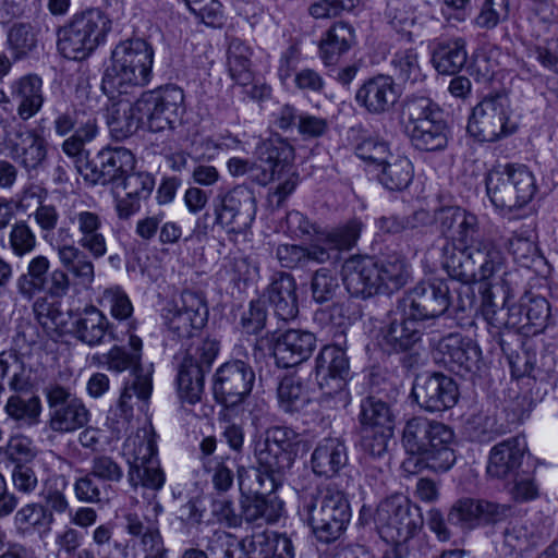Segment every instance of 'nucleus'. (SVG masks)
<instances>
[{"label": "nucleus", "instance_id": "nucleus-1", "mask_svg": "<svg viewBox=\"0 0 558 558\" xmlns=\"http://www.w3.org/2000/svg\"><path fill=\"white\" fill-rule=\"evenodd\" d=\"M53 116L52 130L59 137H65L61 149L70 158L75 159L77 171L93 184H119L135 167V158L124 147H112L100 150L96 160L86 159V144L93 142L98 133V114L90 107L69 106L63 94L49 102Z\"/></svg>", "mask_w": 558, "mask_h": 558}, {"label": "nucleus", "instance_id": "nucleus-2", "mask_svg": "<svg viewBox=\"0 0 558 558\" xmlns=\"http://www.w3.org/2000/svg\"><path fill=\"white\" fill-rule=\"evenodd\" d=\"M435 220L448 238L442 265L451 278L463 283L484 281L501 269L502 253L493 240L482 236L476 215L449 206L437 210Z\"/></svg>", "mask_w": 558, "mask_h": 558}, {"label": "nucleus", "instance_id": "nucleus-3", "mask_svg": "<svg viewBox=\"0 0 558 558\" xmlns=\"http://www.w3.org/2000/svg\"><path fill=\"white\" fill-rule=\"evenodd\" d=\"M343 284L355 298L367 299L379 293L400 290L410 278L405 259L389 256L377 262L372 257H351L342 267Z\"/></svg>", "mask_w": 558, "mask_h": 558}, {"label": "nucleus", "instance_id": "nucleus-4", "mask_svg": "<svg viewBox=\"0 0 558 558\" xmlns=\"http://www.w3.org/2000/svg\"><path fill=\"white\" fill-rule=\"evenodd\" d=\"M128 342L133 352L129 353L123 347L114 345L105 355L108 369L117 373L131 369L130 379L124 385L117 408L112 411L114 416H119L118 425L129 424L133 417L134 407L142 408L150 398L153 390L151 366L141 365L142 339L130 333Z\"/></svg>", "mask_w": 558, "mask_h": 558}, {"label": "nucleus", "instance_id": "nucleus-5", "mask_svg": "<svg viewBox=\"0 0 558 558\" xmlns=\"http://www.w3.org/2000/svg\"><path fill=\"white\" fill-rule=\"evenodd\" d=\"M154 50L143 39L120 43L111 53L101 82L104 93L110 98L124 96L138 86L148 84L151 76Z\"/></svg>", "mask_w": 558, "mask_h": 558}, {"label": "nucleus", "instance_id": "nucleus-6", "mask_svg": "<svg viewBox=\"0 0 558 558\" xmlns=\"http://www.w3.org/2000/svg\"><path fill=\"white\" fill-rule=\"evenodd\" d=\"M303 513L314 535L323 543L337 541L351 519V509L344 493L331 484L304 501Z\"/></svg>", "mask_w": 558, "mask_h": 558}, {"label": "nucleus", "instance_id": "nucleus-7", "mask_svg": "<svg viewBox=\"0 0 558 558\" xmlns=\"http://www.w3.org/2000/svg\"><path fill=\"white\" fill-rule=\"evenodd\" d=\"M110 21L98 10L75 14L58 31V49L70 60H84L105 41Z\"/></svg>", "mask_w": 558, "mask_h": 558}, {"label": "nucleus", "instance_id": "nucleus-8", "mask_svg": "<svg viewBox=\"0 0 558 558\" xmlns=\"http://www.w3.org/2000/svg\"><path fill=\"white\" fill-rule=\"evenodd\" d=\"M405 131L420 150L434 151L447 146L446 125L441 111L432 99L423 96L407 98L402 109Z\"/></svg>", "mask_w": 558, "mask_h": 558}, {"label": "nucleus", "instance_id": "nucleus-9", "mask_svg": "<svg viewBox=\"0 0 558 558\" xmlns=\"http://www.w3.org/2000/svg\"><path fill=\"white\" fill-rule=\"evenodd\" d=\"M374 523L380 537L397 546L411 539L423 526L418 507L402 495L390 496L379 502Z\"/></svg>", "mask_w": 558, "mask_h": 558}, {"label": "nucleus", "instance_id": "nucleus-10", "mask_svg": "<svg viewBox=\"0 0 558 558\" xmlns=\"http://www.w3.org/2000/svg\"><path fill=\"white\" fill-rule=\"evenodd\" d=\"M486 191L496 207L514 210L532 201L536 192L535 179L525 167H498L488 172Z\"/></svg>", "mask_w": 558, "mask_h": 558}, {"label": "nucleus", "instance_id": "nucleus-11", "mask_svg": "<svg viewBox=\"0 0 558 558\" xmlns=\"http://www.w3.org/2000/svg\"><path fill=\"white\" fill-rule=\"evenodd\" d=\"M147 129L153 133L172 132L182 124L185 113L184 93L174 85L144 92L135 101Z\"/></svg>", "mask_w": 558, "mask_h": 558}, {"label": "nucleus", "instance_id": "nucleus-12", "mask_svg": "<svg viewBox=\"0 0 558 558\" xmlns=\"http://www.w3.org/2000/svg\"><path fill=\"white\" fill-rule=\"evenodd\" d=\"M293 148L282 141H266L258 147L255 163L247 159L233 157L227 162V169L232 177L248 174L252 181L266 185L290 171Z\"/></svg>", "mask_w": 558, "mask_h": 558}, {"label": "nucleus", "instance_id": "nucleus-13", "mask_svg": "<svg viewBox=\"0 0 558 558\" xmlns=\"http://www.w3.org/2000/svg\"><path fill=\"white\" fill-rule=\"evenodd\" d=\"M214 226L229 234L246 233L255 220L257 202L254 192L244 184L219 191L213 201Z\"/></svg>", "mask_w": 558, "mask_h": 558}, {"label": "nucleus", "instance_id": "nucleus-14", "mask_svg": "<svg viewBox=\"0 0 558 558\" xmlns=\"http://www.w3.org/2000/svg\"><path fill=\"white\" fill-rule=\"evenodd\" d=\"M254 457L265 472L283 477L298 453V434L284 426H272L254 440Z\"/></svg>", "mask_w": 558, "mask_h": 558}, {"label": "nucleus", "instance_id": "nucleus-15", "mask_svg": "<svg viewBox=\"0 0 558 558\" xmlns=\"http://www.w3.org/2000/svg\"><path fill=\"white\" fill-rule=\"evenodd\" d=\"M218 351L219 343L214 339L198 340L186 349L177 377L178 392L183 401L195 404L201 400L205 373L210 369Z\"/></svg>", "mask_w": 558, "mask_h": 558}, {"label": "nucleus", "instance_id": "nucleus-16", "mask_svg": "<svg viewBox=\"0 0 558 558\" xmlns=\"http://www.w3.org/2000/svg\"><path fill=\"white\" fill-rule=\"evenodd\" d=\"M49 409V428L57 433H73L87 425L90 412L84 401L69 388L52 384L44 390Z\"/></svg>", "mask_w": 558, "mask_h": 558}, {"label": "nucleus", "instance_id": "nucleus-17", "mask_svg": "<svg viewBox=\"0 0 558 558\" xmlns=\"http://www.w3.org/2000/svg\"><path fill=\"white\" fill-rule=\"evenodd\" d=\"M517 124L509 120L507 99L501 96L485 98L476 105L468 123V132L480 142H495L512 134Z\"/></svg>", "mask_w": 558, "mask_h": 558}, {"label": "nucleus", "instance_id": "nucleus-18", "mask_svg": "<svg viewBox=\"0 0 558 558\" xmlns=\"http://www.w3.org/2000/svg\"><path fill=\"white\" fill-rule=\"evenodd\" d=\"M163 313L168 330L179 340L191 339L202 329L208 317V308L201 293L185 290Z\"/></svg>", "mask_w": 558, "mask_h": 558}, {"label": "nucleus", "instance_id": "nucleus-19", "mask_svg": "<svg viewBox=\"0 0 558 558\" xmlns=\"http://www.w3.org/2000/svg\"><path fill=\"white\" fill-rule=\"evenodd\" d=\"M451 304L450 289L445 279L418 282L403 299V313L420 323L447 312Z\"/></svg>", "mask_w": 558, "mask_h": 558}, {"label": "nucleus", "instance_id": "nucleus-20", "mask_svg": "<svg viewBox=\"0 0 558 558\" xmlns=\"http://www.w3.org/2000/svg\"><path fill=\"white\" fill-rule=\"evenodd\" d=\"M350 365L345 354V343L333 341L325 345L316 357V380L324 399L339 398L343 401V390Z\"/></svg>", "mask_w": 558, "mask_h": 558}, {"label": "nucleus", "instance_id": "nucleus-21", "mask_svg": "<svg viewBox=\"0 0 558 558\" xmlns=\"http://www.w3.org/2000/svg\"><path fill=\"white\" fill-rule=\"evenodd\" d=\"M255 383L252 366L240 360L222 364L215 374L214 396L227 408L242 403L251 393Z\"/></svg>", "mask_w": 558, "mask_h": 558}, {"label": "nucleus", "instance_id": "nucleus-22", "mask_svg": "<svg viewBox=\"0 0 558 558\" xmlns=\"http://www.w3.org/2000/svg\"><path fill=\"white\" fill-rule=\"evenodd\" d=\"M433 355L437 363L449 371L465 376L478 368L481 350L472 339L453 332L437 342Z\"/></svg>", "mask_w": 558, "mask_h": 558}, {"label": "nucleus", "instance_id": "nucleus-23", "mask_svg": "<svg viewBox=\"0 0 558 558\" xmlns=\"http://www.w3.org/2000/svg\"><path fill=\"white\" fill-rule=\"evenodd\" d=\"M412 395L417 404L428 412L452 408L459 396L458 386L451 377L440 373L417 377Z\"/></svg>", "mask_w": 558, "mask_h": 558}, {"label": "nucleus", "instance_id": "nucleus-24", "mask_svg": "<svg viewBox=\"0 0 558 558\" xmlns=\"http://www.w3.org/2000/svg\"><path fill=\"white\" fill-rule=\"evenodd\" d=\"M66 219L77 234V246L87 251L95 259L107 254L108 245L104 233V220L98 213L71 208L66 213Z\"/></svg>", "mask_w": 558, "mask_h": 558}, {"label": "nucleus", "instance_id": "nucleus-25", "mask_svg": "<svg viewBox=\"0 0 558 558\" xmlns=\"http://www.w3.org/2000/svg\"><path fill=\"white\" fill-rule=\"evenodd\" d=\"M11 157L26 171L38 169L47 158V142L34 130L19 124L5 134Z\"/></svg>", "mask_w": 558, "mask_h": 558}, {"label": "nucleus", "instance_id": "nucleus-26", "mask_svg": "<svg viewBox=\"0 0 558 558\" xmlns=\"http://www.w3.org/2000/svg\"><path fill=\"white\" fill-rule=\"evenodd\" d=\"M421 323L403 313V317L392 319L380 327L376 340L387 353L411 350L421 339Z\"/></svg>", "mask_w": 558, "mask_h": 558}, {"label": "nucleus", "instance_id": "nucleus-27", "mask_svg": "<svg viewBox=\"0 0 558 558\" xmlns=\"http://www.w3.org/2000/svg\"><path fill=\"white\" fill-rule=\"evenodd\" d=\"M316 338L310 331L290 329L277 338L274 347L276 364L282 368L293 367L306 361L313 353Z\"/></svg>", "mask_w": 558, "mask_h": 558}, {"label": "nucleus", "instance_id": "nucleus-28", "mask_svg": "<svg viewBox=\"0 0 558 558\" xmlns=\"http://www.w3.org/2000/svg\"><path fill=\"white\" fill-rule=\"evenodd\" d=\"M399 98V92L391 76L377 75L368 78L356 92L357 104L369 113L389 111Z\"/></svg>", "mask_w": 558, "mask_h": 558}, {"label": "nucleus", "instance_id": "nucleus-29", "mask_svg": "<svg viewBox=\"0 0 558 558\" xmlns=\"http://www.w3.org/2000/svg\"><path fill=\"white\" fill-rule=\"evenodd\" d=\"M433 422L423 416L407 421L402 432V445L410 454L402 463L405 472L415 473L424 464Z\"/></svg>", "mask_w": 558, "mask_h": 558}, {"label": "nucleus", "instance_id": "nucleus-30", "mask_svg": "<svg viewBox=\"0 0 558 558\" xmlns=\"http://www.w3.org/2000/svg\"><path fill=\"white\" fill-rule=\"evenodd\" d=\"M61 266L69 274L74 288L89 289L95 281V266L90 254L74 244L56 246Z\"/></svg>", "mask_w": 558, "mask_h": 558}, {"label": "nucleus", "instance_id": "nucleus-31", "mask_svg": "<svg viewBox=\"0 0 558 558\" xmlns=\"http://www.w3.org/2000/svg\"><path fill=\"white\" fill-rule=\"evenodd\" d=\"M454 442L453 430L444 423L434 421L424 465L437 472L449 470L456 462Z\"/></svg>", "mask_w": 558, "mask_h": 558}, {"label": "nucleus", "instance_id": "nucleus-32", "mask_svg": "<svg viewBox=\"0 0 558 558\" xmlns=\"http://www.w3.org/2000/svg\"><path fill=\"white\" fill-rule=\"evenodd\" d=\"M265 295L280 320L290 322L298 316L296 282L290 274L279 272L274 277Z\"/></svg>", "mask_w": 558, "mask_h": 558}, {"label": "nucleus", "instance_id": "nucleus-33", "mask_svg": "<svg viewBox=\"0 0 558 558\" xmlns=\"http://www.w3.org/2000/svg\"><path fill=\"white\" fill-rule=\"evenodd\" d=\"M348 450L340 438L322 439L311 458L312 469L316 475L333 477L348 464Z\"/></svg>", "mask_w": 558, "mask_h": 558}, {"label": "nucleus", "instance_id": "nucleus-34", "mask_svg": "<svg viewBox=\"0 0 558 558\" xmlns=\"http://www.w3.org/2000/svg\"><path fill=\"white\" fill-rule=\"evenodd\" d=\"M73 332L77 340L88 347L100 345L107 339H116L104 313L95 306L85 307L73 323Z\"/></svg>", "mask_w": 558, "mask_h": 558}, {"label": "nucleus", "instance_id": "nucleus-35", "mask_svg": "<svg viewBox=\"0 0 558 558\" xmlns=\"http://www.w3.org/2000/svg\"><path fill=\"white\" fill-rule=\"evenodd\" d=\"M11 95L17 101V116L27 121L40 111L45 102L43 80L36 74L24 75L11 84Z\"/></svg>", "mask_w": 558, "mask_h": 558}, {"label": "nucleus", "instance_id": "nucleus-36", "mask_svg": "<svg viewBox=\"0 0 558 558\" xmlns=\"http://www.w3.org/2000/svg\"><path fill=\"white\" fill-rule=\"evenodd\" d=\"M525 440L521 437L509 438L490 450L487 473L492 477L504 478L520 465L525 451Z\"/></svg>", "mask_w": 558, "mask_h": 558}, {"label": "nucleus", "instance_id": "nucleus-37", "mask_svg": "<svg viewBox=\"0 0 558 558\" xmlns=\"http://www.w3.org/2000/svg\"><path fill=\"white\" fill-rule=\"evenodd\" d=\"M107 123L111 135L122 141L133 135L145 119L143 112L135 109V102L121 98L108 108Z\"/></svg>", "mask_w": 558, "mask_h": 558}, {"label": "nucleus", "instance_id": "nucleus-38", "mask_svg": "<svg viewBox=\"0 0 558 558\" xmlns=\"http://www.w3.org/2000/svg\"><path fill=\"white\" fill-rule=\"evenodd\" d=\"M537 536L531 524L524 521L509 522L502 532L497 549L504 558H519L524 551L535 547Z\"/></svg>", "mask_w": 558, "mask_h": 558}, {"label": "nucleus", "instance_id": "nucleus-39", "mask_svg": "<svg viewBox=\"0 0 558 558\" xmlns=\"http://www.w3.org/2000/svg\"><path fill=\"white\" fill-rule=\"evenodd\" d=\"M248 554L257 558H294V547L286 534L257 533L243 539Z\"/></svg>", "mask_w": 558, "mask_h": 558}, {"label": "nucleus", "instance_id": "nucleus-40", "mask_svg": "<svg viewBox=\"0 0 558 558\" xmlns=\"http://www.w3.org/2000/svg\"><path fill=\"white\" fill-rule=\"evenodd\" d=\"M466 41L461 37L440 41L432 53V63L439 74L453 75L466 63Z\"/></svg>", "mask_w": 558, "mask_h": 558}, {"label": "nucleus", "instance_id": "nucleus-41", "mask_svg": "<svg viewBox=\"0 0 558 558\" xmlns=\"http://www.w3.org/2000/svg\"><path fill=\"white\" fill-rule=\"evenodd\" d=\"M276 257L283 268H305L311 263L323 264L329 258L327 248L319 244L303 247L296 244H280L276 248Z\"/></svg>", "mask_w": 558, "mask_h": 558}, {"label": "nucleus", "instance_id": "nucleus-42", "mask_svg": "<svg viewBox=\"0 0 558 558\" xmlns=\"http://www.w3.org/2000/svg\"><path fill=\"white\" fill-rule=\"evenodd\" d=\"M378 167V181L389 191H403L413 180V165L407 157L389 155Z\"/></svg>", "mask_w": 558, "mask_h": 558}, {"label": "nucleus", "instance_id": "nucleus-43", "mask_svg": "<svg viewBox=\"0 0 558 558\" xmlns=\"http://www.w3.org/2000/svg\"><path fill=\"white\" fill-rule=\"evenodd\" d=\"M236 473L239 488L243 498L248 496H267L277 489L283 478L270 472H265L259 465L258 468L239 465Z\"/></svg>", "mask_w": 558, "mask_h": 558}, {"label": "nucleus", "instance_id": "nucleus-44", "mask_svg": "<svg viewBox=\"0 0 558 558\" xmlns=\"http://www.w3.org/2000/svg\"><path fill=\"white\" fill-rule=\"evenodd\" d=\"M50 260L45 255L33 257L26 267V271L16 280V289L20 295L31 301L47 288Z\"/></svg>", "mask_w": 558, "mask_h": 558}, {"label": "nucleus", "instance_id": "nucleus-45", "mask_svg": "<svg viewBox=\"0 0 558 558\" xmlns=\"http://www.w3.org/2000/svg\"><path fill=\"white\" fill-rule=\"evenodd\" d=\"M124 449L129 456L130 468L148 464L157 459L156 433L153 426L146 425L124 442Z\"/></svg>", "mask_w": 558, "mask_h": 558}, {"label": "nucleus", "instance_id": "nucleus-46", "mask_svg": "<svg viewBox=\"0 0 558 558\" xmlns=\"http://www.w3.org/2000/svg\"><path fill=\"white\" fill-rule=\"evenodd\" d=\"M391 69L400 82L409 85L423 83L426 78L423 62L415 48H400L391 57Z\"/></svg>", "mask_w": 558, "mask_h": 558}, {"label": "nucleus", "instance_id": "nucleus-47", "mask_svg": "<svg viewBox=\"0 0 558 558\" xmlns=\"http://www.w3.org/2000/svg\"><path fill=\"white\" fill-rule=\"evenodd\" d=\"M242 520L262 526L275 523L281 515V505L266 496H248L242 499Z\"/></svg>", "mask_w": 558, "mask_h": 558}, {"label": "nucleus", "instance_id": "nucleus-48", "mask_svg": "<svg viewBox=\"0 0 558 558\" xmlns=\"http://www.w3.org/2000/svg\"><path fill=\"white\" fill-rule=\"evenodd\" d=\"M363 227L364 225L360 219H350L329 231H323L318 238V244H325L327 251H350L356 245Z\"/></svg>", "mask_w": 558, "mask_h": 558}, {"label": "nucleus", "instance_id": "nucleus-49", "mask_svg": "<svg viewBox=\"0 0 558 558\" xmlns=\"http://www.w3.org/2000/svg\"><path fill=\"white\" fill-rule=\"evenodd\" d=\"M386 16L390 26L409 39L422 29V23H420L415 11L400 0H392L388 3Z\"/></svg>", "mask_w": 558, "mask_h": 558}, {"label": "nucleus", "instance_id": "nucleus-50", "mask_svg": "<svg viewBox=\"0 0 558 558\" xmlns=\"http://www.w3.org/2000/svg\"><path fill=\"white\" fill-rule=\"evenodd\" d=\"M252 49L241 39L234 38L228 48V68L231 77L240 85H246L252 80Z\"/></svg>", "mask_w": 558, "mask_h": 558}, {"label": "nucleus", "instance_id": "nucleus-51", "mask_svg": "<svg viewBox=\"0 0 558 558\" xmlns=\"http://www.w3.org/2000/svg\"><path fill=\"white\" fill-rule=\"evenodd\" d=\"M277 398L280 408L287 413L300 412L310 401L302 381L293 376H286L279 383Z\"/></svg>", "mask_w": 558, "mask_h": 558}, {"label": "nucleus", "instance_id": "nucleus-52", "mask_svg": "<svg viewBox=\"0 0 558 558\" xmlns=\"http://www.w3.org/2000/svg\"><path fill=\"white\" fill-rule=\"evenodd\" d=\"M360 421L364 429L390 428L393 430L392 413L388 404L374 397L362 402Z\"/></svg>", "mask_w": 558, "mask_h": 558}, {"label": "nucleus", "instance_id": "nucleus-53", "mask_svg": "<svg viewBox=\"0 0 558 558\" xmlns=\"http://www.w3.org/2000/svg\"><path fill=\"white\" fill-rule=\"evenodd\" d=\"M41 412L40 399L37 396L13 395L5 404V413L13 420L32 425L38 422Z\"/></svg>", "mask_w": 558, "mask_h": 558}, {"label": "nucleus", "instance_id": "nucleus-54", "mask_svg": "<svg viewBox=\"0 0 558 558\" xmlns=\"http://www.w3.org/2000/svg\"><path fill=\"white\" fill-rule=\"evenodd\" d=\"M3 461L13 468L28 464L36 457V449L31 438L24 435L11 436L4 447L1 448Z\"/></svg>", "mask_w": 558, "mask_h": 558}, {"label": "nucleus", "instance_id": "nucleus-55", "mask_svg": "<svg viewBox=\"0 0 558 558\" xmlns=\"http://www.w3.org/2000/svg\"><path fill=\"white\" fill-rule=\"evenodd\" d=\"M37 244V239L25 220L15 221L8 234V248L16 257L31 254Z\"/></svg>", "mask_w": 558, "mask_h": 558}, {"label": "nucleus", "instance_id": "nucleus-56", "mask_svg": "<svg viewBox=\"0 0 558 558\" xmlns=\"http://www.w3.org/2000/svg\"><path fill=\"white\" fill-rule=\"evenodd\" d=\"M508 250L514 260L526 268L542 260L539 248L532 236L513 234L509 240Z\"/></svg>", "mask_w": 558, "mask_h": 558}, {"label": "nucleus", "instance_id": "nucleus-57", "mask_svg": "<svg viewBox=\"0 0 558 558\" xmlns=\"http://www.w3.org/2000/svg\"><path fill=\"white\" fill-rule=\"evenodd\" d=\"M527 317L530 335L543 331L550 316L549 304L545 298L525 294L521 298Z\"/></svg>", "mask_w": 558, "mask_h": 558}, {"label": "nucleus", "instance_id": "nucleus-58", "mask_svg": "<svg viewBox=\"0 0 558 558\" xmlns=\"http://www.w3.org/2000/svg\"><path fill=\"white\" fill-rule=\"evenodd\" d=\"M480 499H459L452 505L448 513V521L451 524L473 529L480 524Z\"/></svg>", "mask_w": 558, "mask_h": 558}, {"label": "nucleus", "instance_id": "nucleus-59", "mask_svg": "<svg viewBox=\"0 0 558 558\" xmlns=\"http://www.w3.org/2000/svg\"><path fill=\"white\" fill-rule=\"evenodd\" d=\"M190 11L207 26L217 28L225 24L222 4L218 0H184Z\"/></svg>", "mask_w": 558, "mask_h": 558}, {"label": "nucleus", "instance_id": "nucleus-60", "mask_svg": "<svg viewBox=\"0 0 558 558\" xmlns=\"http://www.w3.org/2000/svg\"><path fill=\"white\" fill-rule=\"evenodd\" d=\"M129 482L134 487L142 485L149 489L158 490L165 484V474L159 466V462L153 461L143 465V468H130Z\"/></svg>", "mask_w": 558, "mask_h": 558}, {"label": "nucleus", "instance_id": "nucleus-61", "mask_svg": "<svg viewBox=\"0 0 558 558\" xmlns=\"http://www.w3.org/2000/svg\"><path fill=\"white\" fill-rule=\"evenodd\" d=\"M8 44L15 59H20L36 47V34L29 24H14L8 33Z\"/></svg>", "mask_w": 558, "mask_h": 558}, {"label": "nucleus", "instance_id": "nucleus-62", "mask_svg": "<svg viewBox=\"0 0 558 558\" xmlns=\"http://www.w3.org/2000/svg\"><path fill=\"white\" fill-rule=\"evenodd\" d=\"M339 288L338 278L333 270L323 267L315 271L311 282L313 299L317 303L330 301Z\"/></svg>", "mask_w": 558, "mask_h": 558}, {"label": "nucleus", "instance_id": "nucleus-63", "mask_svg": "<svg viewBox=\"0 0 558 558\" xmlns=\"http://www.w3.org/2000/svg\"><path fill=\"white\" fill-rule=\"evenodd\" d=\"M233 464L234 461L229 456L216 457L205 462V465L213 473L211 482L218 492L225 493L232 487L234 481Z\"/></svg>", "mask_w": 558, "mask_h": 558}, {"label": "nucleus", "instance_id": "nucleus-64", "mask_svg": "<svg viewBox=\"0 0 558 558\" xmlns=\"http://www.w3.org/2000/svg\"><path fill=\"white\" fill-rule=\"evenodd\" d=\"M47 518L45 506L32 502L20 508L14 514V525L22 533L41 527Z\"/></svg>", "mask_w": 558, "mask_h": 558}]
</instances>
